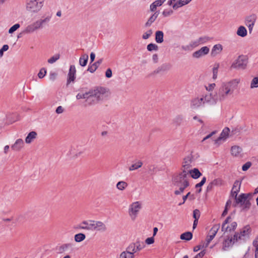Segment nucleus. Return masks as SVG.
<instances>
[{
  "label": "nucleus",
  "mask_w": 258,
  "mask_h": 258,
  "mask_svg": "<svg viewBox=\"0 0 258 258\" xmlns=\"http://www.w3.org/2000/svg\"><path fill=\"white\" fill-rule=\"evenodd\" d=\"M236 34L241 37H244L247 34V31L245 27L240 26L237 29Z\"/></svg>",
  "instance_id": "nucleus-26"
},
{
  "label": "nucleus",
  "mask_w": 258,
  "mask_h": 258,
  "mask_svg": "<svg viewBox=\"0 0 258 258\" xmlns=\"http://www.w3.org/2000/svg\"><path fill=\"white\" fill-rule=\"evenodd\" d=\"M251 163L250 162H247L242 166V170L243 171L247 170L251 166Z\"/></svg>",
  "instance_id": "nucleus-57"
},
{
  "label": "nucleus",
  "mask_w": 258,
  "mask_h": 258,
  "mask_svg": "<svg viewBox=\"0 0 258 258\" xmlns=\"http://www.w3.org/2000/svg\"><path fill=\"white\" fill-rule=\"evenodd\" d=\"M251 232V228L249 225L244 226L240 230L239 232H236L233 237V243L240 240H245L246 237H248Z\"/></svg>",
  "instance_id": "nucleus-6"
},
{
  "label": "nucleus",
  "mask_w": 258,
  "mask_h": 258,
  "mask_svg": "<svg viewBox=\"0 0 258 258\" xmlns=\"http://www.w3.org/2000/svg\"><path fill=\"white\" fill-rule=\"evenodd\" d=\"M205 104L203 98H195L191 100L190 107L193 109L197 108Z\"/></svg>",
  "instance_id": "nucleus-14"
},
{
  "label": "nucleus",
  "mask_w": 258,
  "mask_h": 258,
  "mask_svg": "<svg viewBox=\"0 0 258 258\" xmlns=\"http://www.w3.org/2000/svg\"><path fill=\"white\" fill-rule=\"evenodd\" d=\"M258 87V77L253 78L250 84V88H254Z\"/></svg>",
  "instance_id": "nucleus-46"
},
{
  "label": "nucleus",
  "mask_w": 258,
  "mask_h": 258,
  "mask_svg": "<svg viewBox=\"0 0 258 258\" xmlns=\"http://www.w3.org/2000/svg\"><path fill=\"white\" fill-rule=\"evenodd\" d=\"M220 227V224L214 225L210 230L209 235H210L214 237L216 234H217L218 231L219 230Z\"/></svg>",
  "instance_id": "nucleus-34"
},
{
  "label": "nucleus",
  "mask_w": 258,
  "mask_h": 258,
  "mask_svg": "<svg viewBox=\"0 0 258 258\" xmlns=\"http://www.w3.org/2000/svg\"><path fill=\"white\" fill-rule=\"evenodd\" d=\"M206 181V177H203L202 180L199 183L196 184L195 187L196 188H198L199 187L201 188V187L205 183Z\"/></svg>",
  "instance_id": "nucleus-56"
},
{
  "label": "nucleus",
  "mask_w": 258,
  "mask_h": 258,
  "mask_svg": "<svg viewBox=\"0 0 258 258\" xmlns=\"http://www.w3.org/2000/svg\"><path fill=\"white\" fill-rule=\"evenodd\" d=\"M188 172L181 171L178 175L173 178V183L175 186H180L184 184L185 181H188Z\"/></svg>",
  "instance_id": "nucleus-7"
},
{
  "label": "nucleus",
  "mask_w": 258,
  "mask_h": 258,
  "mask_svg": "<svg viewBox=\"0 0 258 258\" xmlns=\"http://www.w3.org/2000/svg\"><path fill=\"white\" fill-rule=\"evenodd\" d=\"M242 151V148L238 146H233L231 148V155L234 157L239 156Z\"/></svg>",
  "instance_id": "nucleus-24"
},
{
  "label": "nucleus",
  "mask_w": 258,
  "mask_h": 258,
  "mask_svg": "<svg viewBox=\"0 0 258 258\" xmlns=\"http://www.w3.org/2000/svg\"><path fill=\"white\" fill-rule=\"evenodd\" d=\"M135 243L137 251L141 250L144 247V245H141L140 242L139 240H137L136 242H135Z\"/></svg>",
  "instance_id": "nucleus-60"
},
{
  "label": "nucleus",
  "mask_w": 258,
  "mask_h": 258,
  "mask_svg": "<svg viewBox=\"0 0 258 258\" xmlns=\"http://www.w3.org/2000/svg\"><path fill=\"white\" fill-rule=\"evenodd\" d=\"M50 18L51 17L50 16H48L44 19H41L37 21L36 22L39 28H41L44 23L48 22L50 21Z\"/></svg>",
  "instance_id": "nucleus-44"
},
{
  "label": "nucleus",
  "mask_w": 258,
  "mask_h": 258,
  "mask_svg": "<svg viewBox=\"0 0 258 258\" xmlns=\"http://www.w3.org/2000/svg\"><path fill=\"white\" fill-rule=\"evenodd\" d=\"M143 165V163L141 161H138V162H136L135 163L132 164L130 167H129V170L130 171H133L134 170L138 169V168L142 167Z\"/></svg>",
  "instance_id": "nucleus-38"
},
{
  "label": "nucleus",
  "mask_w": 258,
  "mask_h": 258,
  "mask_svg": "<svg viewBox=\"0 0 258 258\" xmlns=\"http://www.w3.org/2000/svg\"><path fill=\"white\" fill-rule=\"evenodd\" d=\"M187 172L188 175L189 174L190 177H191L194 179H198L202 175V173L200 171V170L196 168H195L193 169H190Z\"/></svg>",
  "instance_id": "nucleus-22"
},
{
  "label": "nucleus",
  "mask_w": 258,
  "mask_h": 258,
  "mask_svg": "<svg viewBox=\"0 0 258 258\" xmlns=\"http://www.w3.org/2000/svg\"><path fill=\"white\" fill-rule=\"evenodd\" d=\"M181 48L182 50L184 51H191L192 50L190 44L187 45H182Z\"/></svg>",
  "instance_id": "nucleus-64"
},
{
  "label": "nucleus",
  "mask_w": 258,
  "mask_h": 258,
  "mask_svg": "<svg viewBox=\"0 0 258 258\" xmlns=\"http://www.w3.org/2000/svg\"><path fill=\"white\" fill-rule=\"evenodd\" d=\"M238 83L239 81L237 79L222 83L216 93L218 100L220 101H223L227 98L228 95L232 94Z\"/></svg>",
  "instance_id": "nucleus-1"
},
{
  "label": "nucleus",
  "mask_w": 258,
  "mask_h": 258,
  "mask_svg": "<svg viewBox=\"0 0 258 258\" xmlns=\"http://www.w3.org/2000/svg\"><path fill=\"white\" fill-rule=\"evenodd\" d=\"M229 132L230 129L228 127H225L220 134V136L215 140V143L219 144L221 140L225 141L228 138Z\"/></svg>",
  "instance_id": "nucleus-13"
},
{
  "label": "nucleus",
  "mask_w": 258,
  "mask_h": 258,
  "mask_svg": "<svg viewBox=\"0 0 258 258\" xmlns=\"http://www.w3.org/2000/svg\"><path fill=\"white\" fill-rule=\"evenodd\" d=\"M134 254L128 252L126 250L121 253L120 258H134Z\"/></svg>",
  "instance_id": "nucleus-40"
},
{
  "label": "nucleus",
  "mask_w": 258,
  "mask_h": 258,
  "mask_svg": "<svg viewBox=\"0 0 258 258\" xmlns=\"http://www.w3.org/2000/svg\"><path fill=\"white\" fill-rule=\"evenodd\" d=\"M206 253V250H202L200 253H198L194 258H202Z\"/></svg>",
  "instance_id": "nucleus-62"
},
{
  "label": "nucleus",
  "mask_w": 258,
  "mask_h": 258,
  "mask_svg": "<svg viewBox=\"0 0 258 258\" xmlns=\"http://www.w3.org/2000/svg\"><path fill=\"white\" fill-rule=\"evenodd\" d=\"M223 49L222 45L218 44L215 45L212 49L211 54L212 55L215 56L219 53Z\"/></svg>",
  "instance_id": "nucleus-29"
},
{
  "label": "nucleus",
  "mask_w": 258,
  "mask_h": 258,
  "mask_svg": "<svg viewBox=\"0 0 258 258\" xmlns=\"http://www.w3.org/2000/svg\"><path fill=\"white\" fill-rule=\"evenodd\" d=\"M106 92V88L102 87H97L91 90L93 104L97 103L99 101L103 100Z\"/></svg>",
  "instance_id": "nucleus-3"
},
{
  "label": "nucleus",
  "mask_w": 258,
  "mask_h": 258,
  "mask_svg": "<svg viewBox=\"0 0 258 258\" xmlns=\"http://www.w3.org/2000/svg\"><path fill=\"white\" fill-rule=\"evenodd\" d=\"M256 19L257 17L255 14H252L251 15L247 16L245 19V24L246 25H254Z\"/></svg>",
  "instance_id": "nucleus-21"
},
{
  "label": "nucleus",
  "mask_w": 258,
  "mask_h": 258,
  "mask_svg": "<svg viewBox=\"0 0 258 258\" xmlns=\"http://www.w3.org/2000/svg\"><path fill=\"white\" fill-rule=\"evenodd\" d=\"M171 64L169 63H165L158 67L155 70L149 73L147 75V78L154 77L157 74H160L164 72H167L171 68Z\"/></svg>",
  "instance_id": "nucleus-9"
},
{
  "label": "nucleus",
  "mask_w": 258,
  "mask_h": 258,
  "mask_svg": "<svg viewBox=\"0 0 258 258\" xmlns=\"http://www.w3.org/2000/svg\"><path fill=\"white\" fill-rule=\"evenodd\" d=\"M237 224L236 222H233L231 223L230 226H229V228H228V231H231L233 230H234L236 227H237Z\"/></svg>",
  "instance_id": "nucleus-59"
},
{
  "label": "nucleus",
  "mask_w": 258,
  "mask_h": 258,
  "mask_svg": "<svg viewBox=\"0 0 258 258\" xmlns=\"http://www.w3.org/2000/svg\"><path fill=\"white\" fill-rule=\"evenodd\" d=\"M200 212L198 209H195L193 211V218L194 220H199L200 217Z\"/></svg>",
  "instance_id": "nucleus-50"
},
{
  "label": "nucleus",
  "mask_w": 258,
  "mask_h": 258,
  "mask_svg": "<svg viewBox=\"0 0 258 258\" xmlns=\"http://www.w3.org/2000/svg\"><path fill=\"white\" fill-rule=\"evenodd\" d=\"M46 74V70L45 68H42L38 74V77L40 79L43 78Z\"/></svg>",
  "instance_id": "nucleus-52"
},
{
  "label": "nucleus",
  "mask_w": 258,
  "mask_h": 258,
  "mask_svg": "<svg viewBox=\"0 0 258 258\" xmlns=\"http://www.w3.org/2000/svg\"><path fill=\"white\" fill-rule=\"evenodd\" d=\"M183 121V117L181 115L176 116L173 119V123L176 126L180 125Z\"/></svg>",
  "instance_id": "nucleus-43"
},
{
  "label": "nucleus",
  "mask_w": 258,
  "mask_h": 258,
  "mask_svg": "<svg viewBox=\"0 0 258 258\" xmlns=\"http://www.w3.org/2000/svg\"><path fill=\"white\" fill-rule=\"evenodd\" d=\"M189 44L191 46L192 49L194 48L197 47L200 44L198 40H197L196 41H191Z\"/></svg>",
  "instance_id": "nucleus-63"
},
{
  "label": "nucleus",
  "mask_w": 258,
  "mask_h": 258,
  "mask_svg": "<svg viewBox=\"0 0 258 258\" xmlns=\"http://www.w3.org/2000/svg\"><path fill=\"white\" fill-rule=\"evenodd\" d=\"M219 63H215L213 68V79L216 80L217 78Z\"/></svg>",
  "instance_id": "nucleus-42"
},
{
  "label": "nucleus",
  "mask_w": 258,
  "mask_h": 258,
  "mask_svg": "<svg viewBox=\"0 0 258 258\" xmlns=\"http://www.w3.org/2000/svg\"><path fill=\"white\" fill-rule=\"evenodd\" d=\"M86 238V235L85 234L82 233H79L76 234L74 236L75 241L77 242H80L85 240Z\"/></svg>",
  "instance_id": "nucleus-37"
},
{
  "label": "nucleus",
  "mask_w": 258,
  "mask_h": 258,
  "mask_svg": "<svg viewBox=\"0 0 258 258\" xmlns=\"http://www.w3.org/2000/svg\"><path fill=\"white\" fill-rule=\"evenodd\" d=\"M43 6L42 2L39 0H27L26 10L31 13H37Z\"/></svg>",
  "instance_id": "nucleus-5"
},
{
  "label": "nucleus",
  "mask_w": 258,
  "mask_h": 258,
  "mask_svg": "<svg viewBox=\"0 0 258 258\" xmlns=\"http://www.w3.org/2000/svg\"><path fill=\"white\" fill-rule=\"evenodd\" d=\"M82 99H85L86 102L89 104H93L92 101V96L91 95V90H90L88 92H86L84 94H82Z\"/></svg>",
  "instance_id": "nucleus-32"
},
{
  "label": "nucleus",
  "mask_w": 258,
  "mask_h": 258,
  "mask_svg": "<svg viewBox=\"0 0 258 258\" xmlns=\"http://www.w3.org/2000/svg\"><path fill=\"white\" fill-rule=\"evenodd\" d=\"M73 244L71 243H64L56 247L57 252L58 253H62L68 250L69 248H72Z\"/></svg>",
  "instance_id": "nucleus-18"
},
{
  "label": "nucleus",
  "mask_w": 258,
  "mask_h": 258,
  "mask_svg": "<svg viewBox=\"0 0 258 258\" xmlns=\"http://www.w3.org/2000/svg\"><path fill=\"white\" fill-rule=\"evenodd\" d=\"M159 14V11H156L148 20L145 24L146 27H149L155 21Z\"/></svg>",
  "instance_id": "nucleus-25"
},
{
  "label": "nucleus",
  "mask_w": 258,
  "mask_h": 258,
  "mask_svg": "<svg viewBox=\"0 0 258 258\" xmlns=\"http://www.w3.org/2000/svg\"><path fill=\"white\" fill-rule=\"evenodd\" d=\"M126 250L130 253H132L133 254L137 252L136 249V245L135 242L131 243L126 248Z\"/></svg>",
  "instance_id": "nucleus-39"
},
{
  "label": "nucleus",
  "mask_w": 258,
  "mask_h": 258,
  "mask_svg": "<svg viewBox=\"0 0 258 258\" xmlns=\"http://www.w3.org/2000/svg\"><path fill=\"white\" fill-rule=\"evenodd\" d=\"M127 186V183L125 181H119L116 184V187L118 189L123 190Z\"/></svg>",
  "instance_id": "nucleus-41"
},
{
  "label": "nucleus",
  "mask_w": 258,
  "mask_h": 258,
  "mask_svg": "<svg viewBox=\"0 0 258 258\" xmlns=\"http://www.w3.org/2000/svg\"><path fill=\"white\" fill-rule=\"evenodd\" d=\"M152 30L151 29L149 30L146 32L144 33L142 36V38L144 39H147L152 34Z\"/></svg>",
  "instance_id": "nucleus-53"
},
{
  "label": "nucleus",
  "mask_w": 258,
  "mask_h": 258,
  "mask_svg": "<svg viewBox=\"0 0 258 258\" xmlns=\"http://www.w3.org/2000/svg\"><path fill=\"white\" fill-rule=\"evenodd\" d=\"M232 242H233V237L225 239L223 242V250H227V248L231 245Z\"/></svg>",
  "instance_id": "nucleus-35"
},
{
  "label": "nucleus",
  "mask_w": 258,
  "mask_h": 258,
  "mask_svg": "<svg viewBox=\"0 0 258 258\" xmlns=\"http://www.w3.org/2000/svg\"><path fill=\"white\" fill-rule=\"evenodd\" d=\"M200 50L204 55L207 54L210 50L207 46L202 47Z\"/></svg>",
  "instance_id": "nucleus-58"
},
{
  "label": "nucleus",
  "mask_w": 258,
  "mask_h": 258,
  "mask_svg": "<svg viewBox=\"0 0 258 258\" xmlns=\"http://www.w3.org/2000/svg\"><path fill=\"white\" fill-rule=\"evenodd\" d=\"M95 221L90 220L89 221H83L81 224L79 225L76 228L84 229L87 230H94V223Z\"/></svg>",
  "instance_id": "nucleus-10"
},
{
  "label": "nucleus",
  "mask_w": 258,
  "mask_h": 258,
  "mask_svg": "<svg viewBox=\"0 0 258 258\" xmlns=\"http://www.w3.org/2000/svg\"><path fill=\"white\" fill-rule=\"evenodd\" d=\"M192 56L194 58H199L204 56V55L202 54V52L199 49V50L194 52L192 53Z\"/></svg>",
  "instance_id": "nucleus-51"
},
{
  "label": "nucleus",
  "mask_w": 258,
  "mask_h": 258,
  "mask_svg": "<svg viewBox=\"0 0 258 258\" xmlns=\"http://www.w3.org/2000/svg\"><path fill=\"white\" fill-rule=\"evenodd\" d=\"M231 215H229L228 216L226 219L225 220L224 222L223 223L222 225L221 229L222 231L226 232L228 231V228H229V226H226V225L229 223L230 221H231Z\"/></svg>",
  "instance_id": "nucleus-36"
},
{
  "label": "nucleus",
  "mask_w": 258,
  "mask_h": 258,
  "mask_svg": "<svg viewBox=\"0 0 258 258\" xmlns=\"http://www.w3.org/2000/svg\"><path fill=\"white\" fill-rule=\"evenodd\" d=\"M200 44H204L210 40L209 37L207 36L200 37L198 39Z\"/></svg>",
  "instance_id": "nucleus-54"
},
{
  "label": "nucleus",
  "mask_w": 258,
  "mask_h": 258,
  "mask_svg": "<svg viewBox=\"0 0 258 258\" xmlns=\"http://www.w3.org/2000/svg\"><path fill=\"white\" fill-rule=\"evenodd\" d=\"M204 101L205 103H208L210 105H213L216 103L217 101H218L217 98L216 94L213 96L211 94L206 95L203 98Z\"/></svg>",
  "instance_id": "nucleus-15"
},
{
  "label": "nucleus",
  "mask_w": 258,
  "mask_h": 258,
  "mask_svg": "<svg viewBox=\"0 0 258 258\" xmlns=\"http://www.w3.org/2000/svg\"><path fill=\"white\" fill-rule=\"evenodd\" d=\"M248 63V57L247 55H240L232 63L231 69L237 70H244Z\"/></svg>",
  "instance_id": "nucleus-4"
},
{
  "label": "nucleus",
  "mask_w": 258,
  "mask_h": 258,
  "mask_svg": "<svg viewBox=\"0 0 258 258\" xmlns=\"http://www.w3.org/2000/svg\"><path fill=\"white\" fill-rule=\"evenodd\" d=\"M244 195H242L241 194L234 198L235 202L233 204V206L237 207L238 206L241 208V211H247L250 208L251 203L249 200H247L245 198Z\"/></svg>",
  "instance_id": "nucleus-2"
},
{
  "label": "nucleus",
  "mask_w": 258,
  "mask_h": 258,
  "mask_svg": "<svg viewBox=\"0 0 258 258\" xmlns=\"http://www.w3.org/2000/svg\"><path fill=\"white\" fill-rule=\"evenodd\" d=\"M218 180L217 179H214L213 181L211 182L207 187V191H210L212 189L213 186L214 185H216L217 184Z\"/></svg>",
  "instance_id": "nucleus-49"
},
{
  "label": "nucleus",
  "mask_w": 258,
  "mask_h": 258,
  "mask_svg": "<svg viewBox=\"0 0 258 258\" xmlns=\"http://www.w3.org/2000/svg\"><path fill=\"white\" fill-rule=\"evenodd\" d=\"M103 59L100 58L97 61L95 62L92 64H90L88 68L87 71L91 73H94L97 69L99 67V65L102 62Z\"/></svg>",
  "instance_id": "nucleus-20"
},
{
  "label": "nucleus",
  "mask_w": 258,
  "mask_h": 258,
  "mask_svg": "<svg viewBox=\"0 0 258 258\" xmlns=\"http://www.w3.org/2000/svg\"><path fill=\"white\" fill-rule=\"evenodd\" d=\"M192 153V152H191L189 155L183 158L181 168V171H188L190 170V168L192 166V163L195 160Z\"/></svg>",
  "instance_id": "nucleus-8"
},
{
  "label": "nucleus",
  "mask_w": 258,
  "mask_h": 258,
  "mask_svg": "<svg viewBox=\"0 0 258 258\" xmlns=\"http://www.w3.org/2000/svg\"><path fill=\"white\" fill-rule=\"evenodd\" d=\"M88 55L87 54H84L81 55L79 58V64L82 67H85L87 65L88 60Z\"/></svg>",
  "instance_id": "nucleus-30"
},
{
  "label": "nucleus",
  "mask_w": 258,
  "mask_h": 258,
  "mask_svg": "<svg viewBox=\"0 0 258 258\" xmlns=\"http://www.w3.org/2000/svg\"><path fill=\"white\" fill-rule=\"evenodd\" d=\"M147 49L149 51L157 50L158 49V46L154 43H150L147 45Z\"/></svg>",
  "instance_id": "nucleus-45"
},
{
  "label": "nucleus",
  "mask_w": 258,
  "mask_h": 258,
  "mask_svg": "<svg viewBox=\"0 0 258 258\" xmlns=\"http://www.w3.org/2000/svg\"><path fill=\"white\" fill-rule=\"evenodd\" d=\"M37 136L36 132L32 131L30 132L25 139V142L27 144H30L32 142L33 140L35 139Z\"/></svg>",
  "instance_id": "nucleus-27"
},
{
  "label": "nucleus",
  "mask_w": 258,
  "mask_h": 258,
  "mask_svg": "<svg viewBox=\"0 0 258 258\" xmlns=\"http://www.w3.org/2000/svg\"><path fill=\"white\" fill-rule=\"evenodd\" d=\"M59 57L60 55L59 54H57L51 57L49 59H48L47 61L49 63H53L57 60Z\"/></svg>",
  "instance_id": "nucleus-47"
},
{
  "label": "nucleus",
  "mask_w": 258,
  "mask_h": 258,
  "mask_svg": "<svg viewBox=\"0 0 258 258\" xmlns=\"http://www.w3.org/2000/svg\"><path fill=\"white\" fill-rule=\"evenodd\" d=\"M241 183V181H239L238 180L235 181L231 191V197L234 198L237 197V195L240 191Z\"/></svg>",
  "instance_id": "nucleus-11"
},
{
  "label": "nucleus",
  "mask_w": 258,
  "mask_h": 258,
  "mask_svg": "<svg viewBox=\"0 0 258 258\" xmlns=\"http://www.w3.org/2000/svg\"><path fill=\"white\" fill-rule=\"evenodd\" d=\"M39 28H40L36 21L35 22L27 26L23 30V33H25L26 34L32 33Z\"/></svg>",
  "instance_id": "nucleus-16"
},
{
  "label": "nucleus",
  "mask_w": 258,
  "mask_h": 258,
  "mask_svg": "<svg viewBox=\"0 0 258 258\" xmlns=\"http://www.w3.org/2000/svg\"><path fill=\"white\" fill-rule=\"evenodd\" d=\"M76 70L74 65H71L70 67L69 72L67 79V85L68 86L71 82H74L76 79Z\"/></svg>",
  "instance_id": "nucleus-12"
},
{
  "label": "nucleus",
  "mask_w": 258,
  "mask_h": 258,
  "mask_svg": "<svg viewBox=\"0 0 258 258\" xmlns=\"http://www.w3.org/2000/svg\"><path fill=\"white\" fill-rule=\"evenodd\" d=\"M24 142L22 139H19L16 140L15 144L11 147L12 150L14 151H19L23 146Z\"/></svg>",
  "instance_id": "nucleus-23"
},
{
  "label": "nucleus",
  "mask_w": 258,
  "mask_h": 258,
  "mask_svg": "<svg viewBox=\"0 0 258 258\" xmlns=\"http://www.w3.org/2000/svg\"><path fill=\"white\" fill-rule=\"evenodd\" d=\"M173 13V11L172 10H165L162 12V15L164 17H168L171 15Z\"/></svg>",
  "instance_id": "nucleus-55"
},
{
  "label": "nucleus",
  "mask_w": 258,
  "mask_h": 258,
  "mask_svg": "<svg viewBox=\"0 0 258 258\" xmlns=\"http://www.w3.org/2000/svg\"><path fill=\"white\" fill-rule=\"evenodd\" d=\"M107 230L106 225L101 221H95L94 223V230L105 232Z\"/></svg>",
  "instance_id": "nucleus-19"
},
{
  "label": "nucleus",
  "mask_w": 258,
  "mask_h": 258,
  "mask_svg": "<svg viewBox=\"0 0 258 258\" xmlns=\"http://www.w3.org/2000/svg\"><path fill=\"white\" fill-rule=\"evenodd\" d=\"M141 209V205L139 202L134 203L131 206L129 209V212L130 214L136 215Z\"/></svg>",
  "instance_id": "nucleus-17"
},
{
  "label": "nucleus",
  "mask_w": 258,
  "mask_h": 258,
  "mask_svg": "<svg viewBox=\"0 0 258 258\" xmlns=\"http://www.w3.org/2000/svg\"><path fill=\"white\" fill-rule=\"evenodd\" d=\"M189 185V181H185L184 184H181L179 188L174 191V194L176 195H179L184 191V190Z\"/></svg>",
  "instance_id": "nucleus-31"
},
{
  "label": "nucleus",
  "mask_w": 258,
  "mask_h": 258,
  "mask_svg": "<svg viewBox=\"0 0 258 258\" xmlns=\"http://www.w3.org/2000/svg\"><path fill=\"white\" fill-rule=\"evenodd\" d=\"M182 4V3H181V2L179 0L178 2H177L176 3H175L173 5L172 8H173V9L176 10L178 8H180V7H181L183 6V5Z\"/></svg>",
  "instance_id": "nucleus-61"
},
{
  "label": "nucleus",
  "mask_w": 258,
  "mask_h": 258,
  "mask_svg": "<svg viewBox=\"0 0 258 258\" xmlns=\"http://www.w3.org/2000/svg\"><path fill=\"white\" fill-rule=\"evenodd\" d=\"M20 27V25L18 23H17V24L14 25L13 26H12L9 29V33H10V34L13 33L15 31H16Z\"/></svg>",
  "instance_id": "nucleus-48"
},
{
  "label": "nucleus",
  "mask_w": 258,
  "mask_h": 258,
  "mask_svg": "<svg viewBox=\"0 0 258 258\" xmlns=\"http://www.w3.org/2000/svg\"><path fill=\"white\" fill-rule=\"evenodd\" d=\"M192 238V234L191 232L187 231L181 234L180 236V238L181 240H185L189 241Z\"/></svg>",
  "instance_id": "nucleus-33"
},
{
  "label": "nucleus",
  "mask_w": 258,
  "mask_h": 258,
  "mask_svg": "<svg viewBox=\"0 0 258 258\" xmlns=\"http://www.w3.org/2000/svg\"><path fill=\"white\" fill-rule=\"evenodd\" d=\"M164 33L161 31H157L155 33V40L157 43H161L163 42Z\"/></svg>",
  "instance_id": "nucleus-28"
}]
</instances>
